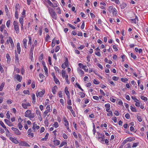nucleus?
Listing matches in <instances>:
<instances>
[{"mask_svg":"<svg viewBox=\"0 0 148 148\" xmlns=\"http://www.w3.org/2000/svg\"><path fill=\"white\" fill-rule=\"evenodd\" d=\"M48 11L51 16L53 18L56 19L57 18V15L54 10L51 8H48Z\"/></svg>","mask_w":148,"mask_h":148,"instance_id":"f257e3e1","label":"nucleus"},{"mask_svg":"<svg viewBox=\"0 0 148 148\" xmlns=\"http://www.w3.org/2000/svg\"><path fill=\"white\" fill-rule=\"evenodd\" d=\"M46 109V110L43 113V116L44 117H45L48 113L51 111L49 105H48L47 106Z\"/></svg>","mask_w":148,"mask_h":148,"instance_id":"f03ea898","label":"nucleus"},{"mask_svg":"<svg viewBox=\"0 0 148 148\" xmlns=\"http://www.w3.org/2000/svg\"><path fill=\"white\" fill-rule=\"evenodd\" d=\"M98 134L99 136L98 137V139L100 141L101 143H103L104 141L105 138L104 135L101 134L98 132Z\"/></svg>","mask_w":148,"mask_h":148,"instance_id":"7ed1b4c3","label":"nucleus"},{"mask_svg":"<svg viewBox=\"0 0 148 148\" xmlns=\"http://www.w3.org/2000/svg\"><path fill=\"white\" fill-rule=\"evenodd\" d=\"M19 143V145L20 146L30 147L29 145L25 141H21L20 143Z\"/></svg>","mask_w":148,"mask_h":148,"instance_id":"20e7f679","label":"nucleus"},{"mask_svg":"<svg viewBox=\"0 0 148 148\" xmlns=\"http://www.w3.org/2000/svg\"><path fill=\"white\" fill-rule=\"evenodd\" d=\"M12 130L14 131L15 133L17 135H20L21 133L18 129L16 128L12 127L11 128Z\"/></svg>","mask_w":148,"mask_h":148,"instance_id":"39448f33","label":"nucleus"},{"mask_svg":"<svg viewBox=\"0 0 148 148\" xmlns=\"http://www.w3.org/2000/svg\"><path fill=\"white\" fill-rule=\"evenodd\" d=\"M22 106L24 109H26L27 108V107L30 106V104L29 103H23L22 104Z\"/></svg>","mask_w":148,"mask_h":148,"instance_id":"423d86ee","label":"nucleus"},{"mask_svg":"<svg viewBox=\"0 0 148 148\" xmlns=\"http://www.w3.org/2000/svg\"><path fill=\"white\" fill-rule=\"evenodd\" d=\"M39 126L38 125H37L35 123H33L32 129L34 132H35L36 129V130H38L39 128Z\"/></svg>","mask_w":148,"mask_h":148,"instance_id":"0eeeda50","label":"nucleus"},{"mask_svg":"<svg viewBox=\"0 0 148 148\" xmlns=\"http://www.w3.org/2000/svg\"><path fill=\"white\" fill-rule=\"evenodd\" d=\"M14 78H16L19 82H21L22 79V77L18 74L16 75L15 76Z\"/></svg>","mask_w":148,"mask_h":148,"instance_id":"6e6552de","label":"nucleus"},{"mask_svg":"<svg viewBox=\"0 0 148 148\" xmlns=\"http://www.w3.org/2000/svg\"><path fill=\"white\" fill-rule=\"evenodd\" d=\"M45 92V90H42V91H40L38 92V93H37L36 96L37 97L38 96L40 97H42L43 95H44Z\"/></svg>","mask_w":148,"mask_h":148,"instance_id":"1a4fd4ad","label":"nucleus"},{"mask_svg":"<svg viewBox=\"0 0 148 148\" xmlns=\"http://www.w3.org/2000/svg\"><path fill=\"white\" fill-rule=\"evenodd\" d=\"M10 140H11L12 142L15 144L19 143L18 141L16 139L12 137H10Z\"/></svg>","mask_w":148,"mask_h":148,"instance_id":"9d476101","label":"nucleus"},{"mask_svg":"<svg viewBox=\"0 0 148 148\" xmlns=\"http://www.w3.org/2000/svg\"><path fill=\"white\" fill-rule=\"evenodd\" d=\"M31 111L29 110H27L25 112L24 116L26 117H28L31 114Z\"/></svg>","mask_w":148,"mask_h":148,"instance_id":"9b49d317","label":"nucleus"},{"mask_svg":"<svg viewBox=\"0 0 148 148\" xmlns=\"http://www.w3.org/2000/svg\"><path fill=\"white\" fill-rule=\"evenodd\" d=\"M16 48L18 53L19 54H20L21 52V48L20 47V44L19 42L17 43Z\"/></svg>","mask_w":148,"mask_h":148,"instance_id":"f8f14e48","label":"nucleus"},{"mask_svg":"<svg viewBox=\"0 0 148 148\" xmlns=\"http://www.w3.org/2000/svg\"><path fill=\"white\" fill-rule=\"evenodd\" d=\"M4 121L9 126H12L13 125V124L11 123L9 120L7 119H4Z\"/></svg>","mask_w":148,"mask_h":148,"instance_id":"ddd939ff","label":"nucleus"},{"mask_svg":"<svg viewBox=\"0 0 148 148\" xmlns=\"http://www.w3.org/2000/svg\"><path fill=\"white\" fill-rule=\"evenodd\" d=\"M77 70L78 72V73L79 74V75H81V76L83 75L84 74V71L81 69L80 68H77Z\"/></svg>","mask_w":148,"mask_h":148,"instance_id":"4468645a","label":"nucleus"},{"mask_svg":"<svg viewBox=\"0 0 148 148\" xmlns=\"http://www.w3.org/2000/svg\"><path fill=\"white\" fill-rule=\"evenodd\" d=\"M36 113L38 117L40 119V120L41 121L42 120V118L39 111L37 110H36Z\"/></svg>","mask_w":148,"mask_h":148,"instance_id":"2eb2a0df","label":"nucleus"},{"mask_svg":"<svg viewBox=\"0 0 148 148\" xmlns=\"http://www.w3.org/2000/svg\"><path fill=\"white\" fill-rule=\"evenodd\" d=\"M27 40L25 38L23 39V45L25 49L27 48Z\"/></svg>","mask_w":148,"mask_h":148,"instance_id":"dca6fc26","label":"nucleus"},{"mask_svg":"<svg viewBox=\"0 0 148 148\" xmlns=\"http://www.w3.org/2000/svg\"><path fill=\"white\" fill-rule=\"evenodd\" d=\"M20 10V6L18 4H16L15 5V12H19Z\"/></svg>","mask_w":148,"mask_h":148,"instance_id":"f3484780","label":"nucleus"},{"mask_svg":"<svg viewBox=\"0 0 148 148\" xmlns=\"http://www.w3.org/2000/svg\"><path fill=\"white\" fill-rule=\"evenodd\" d=\"M9 42L11 44V46L12 48H13L14 47V43L12 40L11 38L10 37H9Z\"/></svg>","mask_w":148,"mask_h":148,"instance_id":"a211bd4d","label":"nucleus"},{"mask_svg":"<svg viewBox=\"0 0 148 148\" xmlns=\"http://www.w3.org/2000/svg\"><path fill=\"white\" fill-rule=\"evenodd\" d=\"M5 12L6 13V15L7 16H8L9 15V10L8 8L7 7L6 5L5 6Z\"/></svg>","mask_w":148,"mask_h":148,"instance_id":"6ab92c4d","label":"nucleus"},{"mask_svg":"<svg viewBox=\"0 0 148 148\" xmlns=\"http://www.w3.org/2000/svg\"><path fill=\"white\" fill-rule=\"evenodd\" d=\"M34 45H32V46L30 49V54H31L32 55H33V53L34 51Z\"/></svg>","mask_w":148,"mask_h":148,"instance_id":"aec40b11","label":"nucleus"},{"mask_svg":"<svg viewBox=\"0 0 148 148\" xmlns=\"http://www.w3.org/2000/svg\"><path fill=\"white\" fill-rule=\"evenodd\" d=\"M136 19L138 20V17L136 16L135 18L131 19L130 20L132 23H136Z\"/></svg>","mask_w":148,"mask_h":148,"instance_id":"412c9836","label":"nucleus"},{"mask_svg":"<svg viewBox=\"0 0 148 148\" xmlns=\"http://www.w3.org/2000/svg\"><path fill=\"white\" fill-rule=\"evenodd\" d=\"M14 29L16 33L18 34L19 32V28L18 26L14 27Z\"/></svg>","mask_w":148,"mask_h":148,"instance_id":"4be33fe9","label":"nucleus"},{"mask_svg":"<svg viewBox=\"0 0 148 148\" xmlns=\"http://www.w3.org/2000/svg\"><path fill=\"white\" fill-rule=\"evenodd\" d=\"M6 58L7 59V61L9 63L10 61V56L8 54H6Z\"/></svg>","mask_w":148,"mask_h":148,"instance_id":"5701e85b","label":"nucleus"},{"mask_svg":"<svg viewBox=\"0 0 148 148\" xmlns=\"http://www.w3.org/2000/svg\"><path fill=\"white\" fill-rule=\"evenodd\" d=\"M57 88L56 86H55L52 89V91L53 94H55L56 92V89Z\"/></svg>","mask_w":148,"mask_h":148,"instance_id":"b1692460","label":"nucleus"},{"mask_svg":"<svg viewBox=\"0 0 148 148\" xmlns=\"http://www.w3.org/2000/svg\"><path fill=\"white\" fill-rule=\"evenodd\" d=\"M53 142L54 145H58L60 144V141L58 140H54Z\"/></svg>","mask_w":148,"mask_h":148,"instance_id":"393cba45","label":"nucleus"},{"mask_svg":"<svg viewBox=\"0 0 148 148\" xmlns=\"http://www.w3.org/2000/svg\"><path fill=\"white\" fill-rule=\"evenodd\" d=\"M32 102L33 104L35 103V95L34 94H33L32 96Z\"/></svg>","mask_w":148,"mask_h":148,"instance_id":"a878e982","label":"nucleus"},{"mask_svg":"<svg viewBox=\"0 0 148 148\" xmlns=\"http://www.w3.org/2000/svg\"><path fill=\"white\" fill-rule=\"evenodd\" d=\"M19 22L21 24H23V17H21L19 18Z\"/></svg>","mask_w":148,"mask_h":148,"instance_id":"bb28decb","label":"nucleus"},{"mask_svg":"<svg viewBox=\"0 0 148 148\" xmlns=\"http://www.w3.org/2000/svg\"><path fill=\"white\" fill-rule=\"evenodd\" d=\"M117 11L114 8L113 9V15L114 16H116L117 14Z\"/></svg>","mask_w":148,"mask_h":148,"instance_id":"cd10ccee","label":"nucleus"},{"mask_svg":"<svg viewBox=\"0 0 148 148\" xmlns=\"http://www.w3.org/2000/svg\"><path fill=\"white\" fill-rule=\"evenodd\" d=\"M137 119L139 122H141L142 121V118H141L140 116L138 115H136Z\"/></svg>","mask_w":148,"mask_h":148,"instance_id":"c85d7f7f","label":"nucleus"},{"mask_svg":"<svg viewBox=\"0 0 148 148\" xmlns=\"http://www.w3.org/2000/svg\"><path fill=\"white\" fill-rule=\"evenodd\" d=\"M65 92L66 94V95H69V91L68 90V88L67 87H66L65 88Z\"/></svg>","mask_w":148,"mask_h":148,"instance_id":"c756f323","label":"nucleus"},{"mask_svg":"<svg viewBox=\"0 0 148 148\" xmlns=\"http://www.w3.org/2000/svg\"><path fill=\"white\" fill-rule=\"evenodd\" d=\"M54 81H55V83L57 84H60V82L56 78V77L54 78Z\"/></svg>","mask_w":148,"mask_h":148,"instance_id":"7c9ffc66","label":"nucleus"},{"mask_svg":"<svg viewBox=\"0 0 148 148\" xmlns=\"http://www.w3.org/2000/svg\"><path fill=\"white\" fill-rule=\"evenodd\" d=\"M130 109L132 112H136L137 110L135 108L133 107L132 106H130Z\"/></svg>","mask_w":148,"mask_h":148,"instance_id":"2f4dec72","label":"nucleus"},{"mask_svg":"<svg viewBox=\"0 0 148 148\" xmlns=\"http://www.w3.org/2000/svg\"><path fill=\"white\" fill-rule=\"evenodd\" d=\"M5 25H2L0 27V31L1 32H2L3 31V29L5 28Z\"/></svg>","mask_w":148,"mask_h":148,"instance_id":"473e14b6","label":"nucleus"},{"mask_svg":"<svg viewBox=\"0 0 148 148\" xmlns=\"http://www.w3.org/2000/svg\"><path fill=\"white\" fill-rule=\"evenodd\" d=\"M53 126L56 128H57L59 126L58 123L57 122H55L54 123L53 125Z\"/></svg>","mask_w":148,"mask_h":148,"instance_id":"72a5a7b5","label":"nucleus"},{"mask_svg":"<svg viewBox=\"0 0 148 148\" xmlns=\"http://www.w3.org/2000/svg\"><path fill=\"white\" fill-rule=\"evenodd\" d=\"M65 80H66V82H67V83L69 84L70 83L69 81L68 80V75H66L65 76Z\"/></svg>","mask_w":148,"mask_h":148,"instance_id":"f704fd0d","label":"nucleus"},{"mask_svg":"<svg viewBox=\"0 0 148 148\" xmlns=\"http://www.w3.org/2000/svg\"><path fill=\"white\" fill-rule=\"evenodd\" d=\"M127 5L125 3H123L121 5V8L124 9V8Z\"/></svg>","mask_w":148,"mask_h":148,"instance_id":"c9c22d12","label":"nucleus"},{"mask_svg":"<svg viewBox=\"0 0 148 148\" xmlns=\"http://www.w3.org/2000/svg\"><path fill=\"white\" fill-rule=\"evenodd\" d=\"M0 124L4 129H5L6 128V126L2 121H0Z\"/></svg>","mask_w":148,"mask_h":148,"instance_id":"e433bc0d","label":"nucleus"},{"mask_svg":"<svg viewBox=\"0 0 148 148\" xmlns=\"http://www.w3.org/2000/svg\"><path fill=\"white\" fill-rule=\"evenodd\" d=\"M65 72L64 70H62V77L64 78V77H65V76H65Z\"/></svg>","mask_w":148,"mask_h":148,"instance_id":"4c0bfd02","label":"nucleus"},{"mask_svg":"<svg viewBox=\"0 0 148 148\" xmlns=\"http://www.w3.org/2000/svg\"><path fill=\"white\" fill-rule=\"evenodd\" d=\"M19 58L17 54H16L15 55V62H18Z\"/></svg>","mask_w":148,"mask_h":148,"instance_id":"58836bf2","label":"nucleus"},{"mask_svg":"<svg viewBox=\"0 0 148 148\" xmlns=\"http://www.w3.org/2000/svg\"><path fill=\"white\" fill-rule=\"evenodd\" d=\"M21 86V85L20 84H19L17 85L16 86V88L15 89L16 90V91H18L20 88Z\"/></svg>","mask_w":148,"mask_h":148,"instance_id":"ea45409f","label":"nucleus"},{"mask_svg":"<svg viewBox=\"0 0 148 148\" xmlns=\"http://www.w3.org/2000/svg\"><path fill=\"white\" fill-rule=\"evenodd\" d=\"M18 126L19 129L20 130H21L22 128L23 127V126L22 125L21 123H18Z\"/></svg>","mask_w":148,"mask_h":148,"instance_id":"a19ab883","label":"nucleus"},{"mask_svg":"<svg viewBox=\"0 0 148 148\" xmlns=\"http://www.w3.org/2000/svg\"><path fill=\"white\" fill-rule=\"evenodd\" d=\"M117 101L118 102V103L119 105H121L123 104V102L120 99H118L117 100Z\"/></svg>","mask_w":148,"mask_h":148,"instance_id":"79ce46f5","label":"nucleus"},{"mask_svg":"<svg viewBox=\"0 0 148 148\" xmlns=\"http://www.w3.org/2000/svg\"><path fill=\"white\" fill-rule=\"evenodd\" d=\"M141 99L145 101H147V98L146 97H144L143 96H142L140 97Z\"/></svg>","mask_w":148,"mask_h":148,"instance_id":"37998d69","label":"nucleus"},{"mask_svg":"<svg viewBox=\"0 0 148 148\" xmlns=\"http://www.w3.org/2000/svg\"><path fill=\"white\" fill-rule=\"evenodd\" d=\"M55 45V39L54 38L53 40H52V44H51V46L53 47Z\"/></svg>","mask_w":148,"mask_h":148,"instance_id":"c03bdc74","label":"nucleus"},{"mask_svg":"<svg viewBox=\"0 0 148 148\" xmlns=\"http://www.w3.org/2000/svg\"><path fill=\"white\" fill-rule=\"evenodd\" d=\"M66 145V146L67 145V143L66 142H62L60 145V147H62L63 145Z\"/></svg>","mask_w":148,"mask_h":148,"instance_id":"a18cd8bd","label":"nucleus"},{"mask_svg":"<svg viewBox=\"0 0 148 148\" xmlns=\"http://www.w3.org/2000/svg\"><path fill=\"white\" fill-rule=\"evenodd\" d=\"M44 70H45V73L46 75H48V70L47 69L46 67V66H45V68H44Z\"/></svg>","mask_w":148,"mask_h":148,"instance_id":"49530a36","label":"nucleus"},{"mask_svg":"<svg viewBox=\"0 0 148 148\" xmlns=\"http://www.w3.org/2000/svg\"><path fill=\"white\" fill-rule=\"evenodd\" d=\"M10 20H8V21H7L6 23V25L8 27H9L10 25Z\"/></svg>","mask_w":148,"mask_h":148,"instance_id":"de8ad7c7","label":"nucleus"},{"mask_svg":"<svg viewBox=\"0 0 148 148\" xmlns=\"http://www.w3.org/2000/svg\"><path fill=\"white\" fill-rule=\"evenodd\" d=\"M6 131V135L7 136H9L10 135V132L9 130L6 128L5 129Z\"/></svg>","mask_w":148,"mask_h":148,"instance_id":"09e8293b","label":"nucleus"},{"mask_svg":"<svg viewBox=\"0 0 148 148\" xmlns=\"http://www.w3.org/2000/svg\"><path fill=\"white\" fill-rule=\"evenodd\" d=\"M130 56L131 57L133 58L134 59H135L136 58V56L135 55H134V54L132 53H131Z\"/></svg>","mask_w":148,"mask_h":148,"instance_id":"8fccbe9b","label":"nucleus"},{"mask_svg":"<svg viewBox=\"0 0 148 148\" xmlns=\"http://www.w3.org/2000/svg\"><path fill=\"white\" fill-rule=\"evenodd\" d=\"M76 85L77 86V87L80 89L82 91H83V90L81 88L80 85L77 83H76Z\"/></svg>","mask_w":148,"mask_h":148,"instance_id":"3c124183","label":"nucleus"},{"mask_svg":"<svg viewBox=\"0 0 148 148\" xmlns=\"http://www.w3.org/2000/svg\"><path fill=\"white\" fill-rule=\"evenodd\" d=\"M119 77H116V76H114L112 77V79L113 80L117 81L119 79Z\"/></svg>","mask_w":148,"mask_h":148,"instance_id":"603ef678","label":"nucleus"},{"mask_svg":"<svg viewBox=\"0 0 148 148\" xmlns=\"http://www.w3.org/2000/svg\"><path fill=\"white\" fill-rule=\"evenodd\" d=\"M42 32V28L40 27L39 28V34L40 36H41Z\"/></svg>","mask_w":148,"mask_h":148,"instance_id":"864d4df0","label":"nucleus"},{"mask_svg":"<svg viewBox=\"0 0 148 148\" xmlns=\"http://www.w3.org/2000/svg\"><path fill=\"white\" fill-rule=\"evenodd\" d=\"M28 38L29 39V41L28 43L30 44V45H31L32 44V38L30 36H29L28 37Z\"/></svg>","mask_w":148,"mask_h":148,"instance_id":"5fc2aeb1","label":"nucleus"},{"mask_svg":"<svg viewBox=\"0 0 148 148\" xmlns=\"http://www.w3.org/2000/svg\"><path fill=\"white\" fill-rule=\"evenodd\" d=\"M108 112V113L107 114V115L108 116H113V114H112V111H110Z\"/></svg>","mask_w":148,"mask_h":148,"instance_id":"6e6d98bb","label":"nucleus"},{"mask_svg":"<svg viewBox=\"0 0 148 148\" xmlns=\"http://www.w3.org/2000/svg\"><path fill=\"white\" fill-rule=\"evenodd\" d=\"M50 38V36L48 34H47L46 37V38H45L46 41H48V40Z\"/></svg>","mask_w":148,"mask_h":148,"instance_id":"4d7b16f0","label":"nucleus"},{"mask_svg":"<svg viewBox=\"0 0 148 148\" xmlns=\"http://www.w3.org/2000/svg\"><path fill=\"white\" fill-rule=\"evenodd\" d=\"M132 99L134 100H135V101L136 102V101H139V100L136 98L134 96H132Z\"/></svg>","mask_w":148,"mask_h":148,"instance_id":"13d9d810","label":"nucleus"},{"mask_svg":"<svg viewBox=\"0 0 148 148\" xmlns=\"http://www.w3.org/2000/svg\"><path fill=\"white\" fill-rule=\"evenodd\" d=\"M82 69L85 70L86 71H88V68L87 66L86 65H84V67Z\"/></svg>","mask_w":148,"mask_h":148,"instance_id":"bf43d9fd","label":"nucleus"},{"mask_svg":"<svg viewBox=\"0 0 148 148\" xmlns=\"http://www.w3.org/2000/svg\"><path fill=\"white\" fill-rule=\"evenodd\" d=\"M60 47L58 46H57L56 48L55 51V52H57L60 49Z\"/></svg>","mask_w":148,"mask_h":148,"instance_id":"052dcab7","label":"nucleus"},{"mask_svg":"<svg viewBox=\"0 0 148 148\" xmlns=\"http://www.w3.org/2000/svg\"><path fill=\"white\" fill-rule=\"evenodd\" d=\"M80 97H81L83 98L85 97V95L83 92H80Z\"/></svg>","mask_w":148,"mask_h":148,"instance_id":"680f3d73","label":"nucleus"},{"mask_svg":"<svg viewBox=\"0 0 148 148\" xmlns=\"http://www.w3.org/2000/svg\"><path fill=\"white\" fill-rule=\"evenodd\" d=\"M23 92L26 94H29V90H24Z\"/></svg>","mask_w":148,"mask_h":148,"instance_id":"e2e57ef3","label":"nucleus"},{"mask_svg":"<svg viewBox=\"0 0 148 148\" xmlns=\"http://www.w3.org/2000/svg\"><path fill=\"white\" fill-rule=\"evenodd\" d=\"M56 11L57 13H58L59 14H60L61 13V11L60 8H58L56 9Z\"/></svg>","mask_w":148,"mask_h":148,"instance_id":"0e129e2a","label":"nucleus"},{"mask_svg":"<svg viewBox=\"0 0 148 148\" xmlns=\"http://www.w3.org/2000/svg\"><path fill=\"white\" fill-rule=\"evenodd\" d=\"M125 117L127 119H129L130 117V116L128 113H127L125 115Z\"/></svg>","mask_w":148,"mask_h":148,"instance_id":"69168bd1","label":"nucleus"},{"mask_svg":"<svg viewBox=\"0 0 148 148\" xmlns=\"http://www.w3.org/2000/svg\"><path fill=\"white\" fill-rule=\"evenodd\" d=\"M13 25L14 27L18 26V23L17 22L15 21H14V22Z\"/></svg>","mask_w":148,"mask_h":148,"instance_id":"338daca9","label":"nucleus"},{"mask_svg":"<svg viewBox=\"0 0 148 148\" xmlns=\"http://www.w3.org/2000/svg\"><path fill=\"white\" fill-rule=\"evenodd\" d=\"M48 2L49 5L53 7V4L52 3H51L50 1L49 0Z\"/></svg>","mask_w":148,"mask_h":148,"instance_id":"774afa93","label":"nucleus"}]
</instances>
